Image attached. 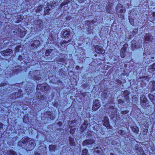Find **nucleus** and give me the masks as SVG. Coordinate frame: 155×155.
I'll use <instances>...</instances> for the list:
<instances>
[{
    "instance_id": "1",
    "label": "nucleus",
    "mask_w": 155,
    "mask_h": 155,
    "mask_svg": "<svg viewBox=\"0 0 155 155\" xmlns=\"http://www.w3.org/2000/svg\"><path fill=\"white\" fill-rule=\"evenodd\" d=\"M115 9L118 17L121 19H124V14L126 12V10L123 8V5L120 3H118L116 6Z\"/></svg>"
},
{
    "instance_id": "2",
    "label": "nucleus",
    "mask_w": 155,
    "mask_h": 155,
    "mask_svg": "<svg viewBox=\"0 0 155 155\" xmlns=\"http://www.w3.org/2000/svg\"><path fill=\"white\" fill-rule=\"evenodd\" d=\"M128 47V44L125 43L121 48L120 52V56L121 58H124L127 55H128L129 57H131V53L127 51Z\"/></svg>"
},
{
    "instance_id": "3",
    "label": "nucleus",
    "mask_w": 155,
    "mask_h": 155,
    "mask_svg": "<svg viewBox=\"0 0 155 155\" xmlns=\"http://www.w3.org/2000/svg\"><path fill=\"white\" fill-rule=\"evenodd\" d=\"M154 38L151 33H148L145 34L144 36L143 45H147L150 42H152Z\"/></svg>"
},
{
    "instance_id": "4",
    "label": "nucleus",
    "mask_w": 155,
    "mask_h": 155,
    "mask_svg": "<svg viewBox=\"0 0 155 155\" xmlns=\"http://www.w3.org/2000/svg\"><path fill=\"white\" fill-rule=\"evenodd\" d=\"M95 22V21L92 20H87L85 21V23L88 26L86 32L88 34H93V29L91 28V25H93Z\"/></svg>"
},
{
    "instance_id": "5",
    "label": "nucleus",
    "mask_w": 155,
    "mask_h": 155,
    "mask_svg": "<svg viewBox=\"0 0 155 155\" xmlns=\"http://www.w3.org/2000/svg\"><path fill=\"white\" fill-rule=\"evenodd\" d=\"M12 53V50L10 49H7L5 50L1 51L0 52V53L2 55L7 58H10L11 54Z\"/></svg>"
},
{
    "instance_id": "6",
    "label": "nucleus",
    "mask_w": 155,
    "mask_h": 155,
    "mask_svg": "<svg viewBox=\"0 0 155 155\" xmlns=\"http://www.w3.org/2000/svg\"><path fill=\"white\" fill-rule=\"evenodd\" d=\"M95 52L97 54H104L105 52L103 47L98 45H96L94 47Z\"/></svg>"
},
{
    "instance_id": "7",
    "label": "nucleus",
    "mask_w": 155,
    "mask_h": 155,
    "mask_svg": "<svg viewBox=\"0 0 155 155\" xmlns=\"http://www.w3.org/2000/svg\"><path fill=\"white\" fill-rule=\"evenodd\" d=\"M16 32H18V35L20 38H24L27 33V31L21 30V28L17 27L15 29Z\"/></svg>"
},
{
    "instance_id": "8",
    "label": "nucleus",
    "mask_w": 155,
    "mask_h": 155,
    "mask_svg": "<svg viewBox=\"0 0 155 155\" xmlns=\"http://www.w3.org/2000/svg\"><path fill=\"white\" fill-rule=\"evenodd\" d=\"M113 5V3L110 2H108L105 7L107 13L112 14V7Z\"/></svg>"
},
{
    "instance_id": "9",
    "label": "nucleus",
    "mask_w": 155,
    "mask_h": 155,
    "mask_svg": "<svg viewBox=\"0 0 155 155\" xmlns=\"http://www.w3.org/2000/svg\"><path fill=\"white\" fill-rule=\"evenodd\" d=\"M140 104L143 107H146V103L147 101V97L144 95L141 96L140 98Z\"/></svg>"
},
{
    "instance_id": "10",
    "label": "nucleus",
    "mask_w": 155,
    "mask_h": 155,
    "mask_svg": "<svg viewBox=\"0 0 155 155\" xmlns=\"http://www.w3.org/2000/svg\"><path fill=\"white\" fill-rule=\"evenodd\" d=\"M64 56L62 58H58L57 59L56 61L58 63H61L64 64H66V61H67V58L66 56H68L66 54H63Z\"/></svg>"
},
{
    "instance_id": "11",
    "label": "nucleus",
    "mask_w": 155,
    "mask_h": 155,
    "mask_svg": "<svg viewBox=\"0 0 155 155\" xmlns=\"http://www.w3.org/2000/svg\"><path fill=\"white\" fill-rule=\"evenodd\" d=\"M131 47L133 50L137 49L141 45L140 44L138 43L135 40H132L131 42Z\"/></svg>"
},
{
    "instance_id": "12",
    "label": "nucleus",
    "mask_w": 155,
    "mask_h": 155,
    "mask_svg": "<svg viewBox=\"0 0 155 155\" xmlns=\"http://www.w3.org/2000/svg\"><path fill=\"white\" fill-rule=\"evenodd\" d=\"M40 45V41L39 40H34L33 43L31 45V47L33 49H37Z\"/></svg>"
},
{
    "instance_id": "13",
    "label": "nucleus",
    "mask_w": 155,
    "mask_h": 155,
    "mask_svg": "<svg viewBox=\"0 0 155 155\" xmlns=\"http://www.w3.org/2000/svg\"><path fill=\"white\" fill-rule=\"evenodd\" d=\"M61 33L63 38H67L70 36V32L69 30L63 29L61 32Z\"/></svg>"
},
{
    "instance_id": "14",
    "label": "nucleus",
    "mask_w": 155,
    "mask_h": 155,
    "mask_svg": "<svg viewBox=\"0 0 155 155\" xmlns=\"http://www.w3.org/2000/svg\"><path fill=\"white\" fill-rule=\"evenodd\" d=\"M100 106L101 105L99 103V101L96 100L94 103L92 107V110H96L100 107Z\"/></svg>"
},
{
    "instance_id": "15",
    "label": "nucleus",
    "mask_w": 155,
    "mask_h": 155,
    "mask_svg": "<svg viewBox=\"0 0 155 155\" xmlns=\"http://www.w3.org/2000/svg\"><path fill=\"white\" fill-rule=\"evenodd\" d=\"M135 147L136 150V152L139 155H143L144 152L142 148L139 147L138 144H136Z\"/></svg>"
},
{
    "instance_id": "16",
    "label": "nucleus",
    "mask_w": 155,
    "mask_h": 155,
    "mask_svg": "<svg viewBox=\"0 0 155 155\" xmlns=\"http://www.w3.org/2000/svg\"><path fill=\"white\" fill-rule=\"evenodd\" d=\"M135 147L136 150V152L139 155H143L144 152L142 148L139 147L138 144H136Z\"/></svg>"
},
{
    "instance_id": "17",
    "label": "nucleus",
    "mask_w": 155,
    "mask_h": 155,
    "mask_svg": "<svg viewBox=\"0 0 155 155\" xmlns=\"http://www.w3.org/2000/svg\"><path fill=\"white\" fill-rule=\"evenodd\" d=\"M71 39L68 41L64 40L60 43V45L63 49H66L68 45V43L70 41Z\"/></svg>"
},
{
    "instance_id": "18",
    "label": "nucleus",
    "mask_w": 155,
    "mask_h": 155,
    "mask_svg": "<svg viewBox=\"0 0 155 155\" xmlns=\"http://www.w3.org/2000/svg\"><path fill=\"white\" fill-rule=\"evenodd\" d=\"M50 6V4L48 3L47 4V6L45 8V10L44 11V15H49L50 14V11L51 10L49 8Z\"/></svg>"
},
{
    "instance_id": "19",
    "label": "nucleus",
    "mask_w": 155,
    "mask_h": 155,
    "mask_svg": "<svg viewBox=\"0 0 155 155\" xmlns=\"http://www.w3.org/2000/svg\"><path fill=\"white\" fill-rule=\"evenodd\" d=\"M94 141L93 140H86L84 141L82 143L83 146L91 144L93 143Z\"/></svg>"
},
{
    "instance_id": "20",
    "label": "nucleus",
    "mask_w": 155,
    "mask_h": 155,
    "mask_svg": "<svg viewBox=\"0 0 155 155\" xmlns=\"http://www.w3.org/2000/svg\"><path fill=\"white\" fill-rule=\"evenodd\" d=\"M103 122V125L106 127L110 128V125L109 124V120L107 116L104 117V120Z\"/></svg>"
},
{
    "instance_id": "21",
    "label": "nucleus",
    "mask_w": 155,
    "mask_h": 155,
    "mask_svg": "<svg viewBox=\"0 0 155 155\" xmlns=\"http://www.w3.org/2000/svg\"><path fill=\"white\" fill-rule=\"evenodd\" d=\"M138 32V29L136 28L135 29H134L132 31H130L129 33V37L130 38H131L133 37L137 34Z\"/></svg>"
},
{
    "instance_id": "22",
    "label": "nucleus",
    "mask_w": 155,
    "mask_h": 155,
    "mask_svg": "<svg viewBox=\"0 0 155 155\" xmlns=\"http://www.w3.org/2000/svg\"><path fill=\"white\" fill-rule=\"evenodd\" d=\"M155 60V57H152L151 58H147L146 59L145 62L147 64H149Z\"/></svg>"
},
{
    "instance_id": "23",
    "label": "nucleus",
    "mask_w": 155,
    "mask_h": 155,
    "mask_svg": "<svg viewBox=\"0 0 155 155\" xmlns=\"http://www.w3.org/2000/svg\"><path fill=\"white\" fill-rule=\"evenodd\" d=\"M94 150L99 154H102L103 152L102 149L100 147H97L94 149Z\"/></svg>"
},
{
    "instance_id": "24",
    "label": "nucleus",
    "mask_w": 155,
    "mask_h": 155,
    "mask_svg": "<svg viewBox=\"0 0 155 155\" xmlns=\"http://www.w3.org/2000/svg\"><path fill=\"white\" fill-rule=\"evenodd\" d=\"M35 22L38 26H40L42 24L43 21L41 19H38L35 21Z\"/></svg>"
},
{
    "instance_id": "25",
    "label": "nucleus",
    "mask_w": 155,
    "mask_h": 155,
    "mask_svg": "<svg viewBox=\"0 0 155 155\" xmlns=\"http://www.w3.org/2000/svg\"><path fill=\"white\" fill-rule=\"evenodd\" d=\"M70 2V1L69 0H64L63 2L61 3L60 7L61 8L64 6L68 5Z\"/></svg>"
},
{
    "instance_id": "26",
    "label": "nucleus",
    "mask_w": 155,
    "mask_h": 155,
    "mask_svg": "<svg viewBox=\"0 0 155 155\" xmlns=\"http://www.w3.org/2000/svg\"><path fill=\"white\" fill-rule=\"evenodd\" d=\"M53 51V50L51 49H48L46 50L45 55L46 56H49Z\"/></svg>"
},
{
    "instance_id": "27",
    "label": "nucleus",
    "mask_w": 155,
    "mask_h": 155,
    "mask_svg": "<svg viewBox=\"0 0 155 155\" xmlns=\"http://www.w3.org/2000/svg\"><path fill=\"white\" fill-rule=\"evenodd\" d=\"M128 19L130 24L132 25H134V18L131 16H129Z\"/></svg>"
},
{
    "instance_id": "28",
    "label": "nucleus",
    "mask_w": 155,
    "mask_h": 155,
    "mask_svg": "<svg viewBox=\"0 0 155 155\" xmlns=\"http://www.w3.org/2000/svg\"><path fill=\"white\" fill-rule=\"evenodd\" d=\"M132 131L135 133H137L138 131H139L138 128L137 127L131 126Z\"/></svg>"
},
{
    "instance_id": "29",
    "label": "nucleus",
    "mask_w": 155,
    "mask_h": 155,
    "mask_svg": "<svg viewBox=\"0 0 155 155\" xmlns=\"http://www.w3.org/2000/svg\"><path fill=\"white\" fill-rule=\"evenodd\" d=\"M69 142L71 146H74L75 145V143L74 142L73 138L70 137L69 139Z\"/></svg>"
},
{
    "instance_id": "30",
    "label": "nucleus",
    "mask_w": 155,
    "mask_h": 155,
    "mask_svg": "<svg viewBox=\"0 0 155 155\" xmlns=\"http://www.w3.org/2000/svg\"><path fill=\"white\" fill-rule=\"evenodd\" d=\"M43 7V6L42 5H39L36 9L35 12L37 13L40 12L42 10Z\"/></svg>"
},
{
    "instance_id": "31",
    "label": "nucleus",
    "mask_w": 155,
    "mask_h": 155,
    "mask_svg": "<svg viewBox=\"0 0 155 155\" xmlns=\"http://www.w3.org/2000/svg\"><path fill=\"white\" fill-rule=\"evenodd\" d=\"M56 147V145H50L49 146V149L50 150H54Z\"/></svg>"
},
{
    "instance_id": "32",
    "label": "nucleus",
    "mask_w": 155,
    "mask_h": 155,
    "mask_svg": "<svg viewBox=\"0 0 155 155\" xmlns=\"http://www.w3.org/2000/svg\"><path fill=\"white\" fill-rule=\"evenodd\" d=\"M21 48V45L17 46L15 48V51L16 52H18L20 51V48Z\"/></svg>"
},
{
    "instance_id": "33",
    "label": "nucleus",
    "mask_w": 155,
    "mask_h": 155,
    "mask_svg": "<svg viewBox=\"0 0 155 155\" xmlns=\"http://www.w3.org/2000/svg\"><path fill=\"white\" fill-rule=\"evenodd\" d=\"M118 134H121L122 135H125L126 133L125 131H123L121 130H120L118 131Z\"/></svg>"
},
{
    "instance_id": "34",
    "label": "nucleus",
    "mask_w": 155,
    "mask_h": 155,
    "mask_svg": "<svg viewBox=\"0 0 155 155\" xmlns=\"http://www.w3.org/2000/svg\"><path fill=\"white\" fill-rule=\"evenodd\" d=\"M112 57H113V56L114 57V61H119V60L120 59L119 56H115L114 55V53L112 54Z\"/></svg>"
},
{
    "instance_id": "35",
    "label": "nucleus",
    "mask_w": 155,
    "mask_h": 155,
    "mask_svg": "<svg viewBox=\"0 0 155 155\" xmlns=\"http://www.w3.org/2000/svg\"><path fill=\"white\" fill-rule=\"evenodd\" d=\"M81 155H88V150L86 149H84L82 150V152Z\"/></svg>"
},
{
    "instance_id": "36",
    "label": "nucleus",
    "mask_w": 155,
    "mask_h": 155,
    "mask_svg": "<svg viewBox=\"0 0 155 155\" xmlns=\"http://www.w3.org/2000/svg\"><path fill=\"white\" fill-rule=\"evenodd\" d=\"M30 140V138L28 137H27L25 138H24L22 140V142L23 143L25 144L27 143Z\"/></svg>"
},
{
    "instance_id": "37",
    "label": "nucleus",
    "mask_w": 155,
    "mask_h": 155,
    "mask_svg": "<svg viewBox=\"0 0 155 155\" xmlns=\"http://www.w3.org/2000/svg\"><path fill=\"white\" fill-rule=\"evenodd\" d=\"M152 86L151 91H153L155 90V82L153 81L152 82Z\"/></svg>"
},
{
    "instance_id": "38",
    "label": "nucleus",
    "mask_w": 155,
    "mask_h": 155,
    "mask_svg": "<svg viewBox=\"0 0 155 155\" xmlns=\"http://www.w3.org/2000/svg\"><path fill=\"white\" fill-rule=\"evenodd\" d=\"M148 97L149 98V99L151 100H153L154 98V96L153 95L150 94H148Z\"/></svg>"
},
{
    "instance_id": "39",
    "label": "nucleus",
    "mask_w": 155,
    "mask_h": 155,
    "mask_svg": "<svg viewBox=\"0 0 155 155\" xmlns=\"http://www.w3.org/2000/svg\"><path fill=\"white\" fill-rule=\"evenodd\" d=\"M35 80H38L41 79V77L39 76H35L34 77Z\"/></svg>"
},
{
    "instance_id": "40",
    "label": "nucleus",
    "mask_w": 155,
    "mask_h": 155,
    "mask_svg": "<svg viewBox=\"0 0 155 155\" xmlns=\"http://www.w3.org/2000/svg\"><path fill=\"white\" fill-rule=\"evenodd\" d=\"M112 109L113 110V111H114V113H115L114 115L116 114L117 112V109L115 108H114L113 106L112 107Z\"/></svg>"
},
{
    "instance_id": "41",
    "label": "nucleus",
    "mask_w": 155,
    "mask_h": 155,
    "mask_svg": "<svg viewBox=\"0 0 155 155\" xmlns=\"http://www.w3.org/2000/svg\"><path fill=\"white\" fill-rule=\"evenodd\" d=\"M118 104H123L124 103V101L122 99H119L118 100Z\"/></svg>"
},
{
    "instance_id": "42",
    "label": "nucleus",
    "mask_w": 155,
    "mask_h": 155,
    "mask_svg": "<svg viewBox=\"0 0 155 155\" xmlns=\"http://www.w3.org/2000/svg\"><path fill=\"white\" fill-rule=\"evenodd\" d=\"M152 16L153 19V20H155V12H153L152 13Z\"/></svg>"
},
{
    "instance_id": "43",
    "label": "nucleus",
    "mask_w": 155,
    "mask_h": 155,
    "mask_svg": "<svg viewBox=\"0 0 155 155\" xmlns=\"http://www.w3.org/2000/svg\"><path fill=\"white\" fill-rule=\"evenodd\" d=\"M18 60H20V61H22L23 60V57H22V56L21 55H19L18 57Z\"/></svg>"
},
{
    "instance_id": "44",
    "label": "nucleus",
    "mask_w": 155,
    "mask_h": 155,
    "mask_svg": "<svg viewBox=\"0 0 155 155\" xmlns=\"http://www.w3.org/2000/svg\"><path fill=\"white\" fill-rule=\"evenodd\" d=\"M121 112L122 114H125L127 113L128 111L127 110L123 111Z\"/></svg>"
},
{
    "instance_id": "45",
    "label": "nucleus",
    "mask_w": 155,
    "mask_h": 155,
    "mask_svg": "<svg viewBox=\"0 0 155 155\" xmlns=\"http://www.w3.org/2000/svg\"><path fill=\"white\" fill-rule=\"evenodd\" d=\"M74 130L73 129H71L70 131V132L71 134H74Z\"/></svg>"
},
{
    "instance_id": "46",
    "label": "nucleus",
    "mask_w": 155,
    "mask_h": 155,
    "mask_svg": "<svg viewBox=\"0 0 155 155\" xmlns=\"http://www.w3.org/2000/svg\"><path fill=\"white\" fill-rule=\"evenodd\" d=\"M48 86H45L44 87V89L45 91H46L48 90Z\"/></svg>"
},
{
    "instance_id": "47",
    "label": "nucleus",
    "mask_w": 155,
    "mask_h": 155,
    "mask_svg": "<svg viewBox=\"0 0 155 155\" xmlns=\"http://www.w3.org/2000/svg\"><path fill=\"white\" fill-rule=\"evenodd\" d=\"M150 68H155V62L153 63V64L151 65Z\"/></svg>"
},
{
    "instance_id": "48",
    "label": "nucleus",
    "mask_w": 155,
    "mask_h": 155,
    "mask_svg": "<svg viewBox=\"0 0 155 155\" xmlns=\"http://www.w3.org/2000/svg\"><path fill=\"white\" fill-rule=\"evenodd\" d=\"M40 86L39 85H37V87H36V90L37 91L38 90H39L40 88Z\"/></svg>"
},
{
    "instance_id": "49",
    "label": "nucleus",
    "mask_w": 155,
    "mask_h": 155,
    "mask_svg": "<svg viewBox=\"0 0 155 155\" xmlns=\"http://www.w3.org/2000/svg\"><path fill=\"white\" fill-rule=\"evenodd\" d=\"M49 118L51 120H54L55 118V117L54 116H51Z\"/></svg>"
},
{
    "instance_id": "50",
    "label": "nucleus",
    "mask_w": 155,
    "mask_h": 155,
    "mask_svg": "<svg viewBox=\"0 0 155 155\" xmlns=\"http://www.w3.org/2000/svg\"><path fill=\"white\" fill-rule=\"evenodd\" d=\"M92 133V131H91L89 132H88L87 133V135H90Z\"/></svg>"
},
{
    "instance_id": "51",
    "label": "nucleus",
    "mask_w": 155,
    "mask_h": 155,
    "mask_svg": "<svg viewBox=\"0 0 155 155\" xmlns=\"http://www.w3.org/2000/svg\"><path fill=\"white\" fill-rule=\"evenodd\" d=\"M2 23L0 21V29L1 28L2 25Z\"/></svg>"
},
{
    "instance_id": "52",
    "label": "nucleus",
    "mask_w": 155,
    "mask_h": 155,
    "mask_svg": "<svg viewBox=\"0 0 155 155\" xmlns=\"http://www.w3.org/2000/svg\"><path fill=\"white\" fill-rule=\"evenodd\" d=\"M85 0H79V2L80 3H82L84 2Z\"/></svg>"
},
{
    "instance_id": "53",
    "label": "nucleus",
    "mask_w": 155,
    "mask_h": 155,
    "mask_svg": "<svg viewBox=\"0 0 155 155\" xmlns=\"http://www.w3.org/2000/svg\"><path fill=\"white\" fill-rule=\"evenodd\" d=\"M58 124L59 125H61L62 124V123L61 122H59L58 123Z\"/></svg>"
},
{
    "instance_id": "54",
    "label": "nucleus",
    "mask_w": 155,
    "mask_h": 155,
    "mask_svg": "<svg viewBox=\"0 0 155 155\" xmlns=\"http://www.w3.org/2000/svg\"><path fill=\"white\" fill-rule=\"evenodd\" d=\"M52 114V113H51V112H48V114H48V115H50V114Z\"/></svg>"
},
{
    "instance_id": "55",
    "label": "nucleus",
    "mask_w": 155,
    "mask_h": 155,
    "mask_svg": "<svg viewBox=\"0 0 155 155\" xmlns=\"http://www.w3.org/2000/svg\"><path fill=\"white\" fill-rule=\"evenodd\" d=\"M35 155H41L39 153H35Z\"/></svg>"
},
{
    "instance_id": "56",
    "label": "nucleus",
    "mask_w": 155,
    "mask_h": 155,
    "mask_svg": "<svg viewBox=\"0 0 155 155\" xmlns=\"http://www.w3.org/2000/svg\"><path fill=\"white\" fill-rule=\"evenodd\" d=\"M93 62H92H92H91V63L90 64H90V65H92V64H94V63H93Z\"/></svg>"
},
{
    "instance_id": "57",
    "label": "nucleus",
    "mask_w": 155,
    "mask_h": 155,
    "mask_svg": "<svg viewBox=\"0 0 155 155\" xmlns=\"http://www.w3.org/2000/svg\"><path fill=\"white\" fill-rule=\"evenodd\" d=\"M36 63H35V64H33V65H34L35 64H38V61H36Z\"/></svg>"
},
{
    "instance_id": "58",
    "label": "nucleus",
    "mask_w": 155,
    "mask_h": 155,
    "mask_svg": "<svg viewBox=\"0 0 155 155\" xmlns=\"http://www.w3.org/2000/svg\"><path fill=\"white\" fill-rule=\"evenodd\" d=\"M75 68H80V67L78 66H76Z\"/></svg>"
},
{
    "instance_id": "59",
    "label": "nucleus",
    "mask_w": 155,
    "mask_h": 155,
    "mask_svg": "<svg viewBox=\"0 0 155 155\" xmlns=\"http://www.w3.org/2000/svg\"><path fill=\"white\" fill-rule=\"evenodd\" d=\"M31 143L32 144V145H34V142H31Z\"/></svg>"
},
{
    "instance_id": "60",
    "label": "nucleus",
    "mask_w": 155,
    "mask_h": 155,
    "mask_svg": "<svg viewBox=\"0 0 155 155\" xmlns=\"http://www.w3.org/2000/svg\"><path fill=\"white\" fill-rule=\"evenodd\" d=\"M145 53V52H144V53H143V56H144V58H145V56H144Z\"/></svg>"
},
{
    "instance_id": "61",
    "label": "nucleus",
    "mask_w": 155,
    "mask_h": 155,
    "mask_svg": "<svg viewBox=\"0 0 155 155\" xmlns=\"http://www.w3.org/2000/svg\"><path fill=\"white\" fill-rule=\"evenodd\" d=\"M110 155H114V154H113V153H111L110 154Z\"/></svg>"
},
{
    "instance_id": "62",
    "label": "nucleus",
    "mask_w": 155,
    "mask_h": 155,
    "mask_svg": "<svg viewBox=\"0 0 155 155\" xmlns=\"http://www.w3.org/2000/svg\"><path fill=\"white\" fill-rule=\"evenodd\" d=\"M110 58L111 59L112 58V57L111 56H110Z\"/></svg>"
},
{
    "instance_id": "63",
    "label": "nucleus",
    "mask_w": 155,
    "mask_h": 155,
    "mask_svg": "<svg viewBox=\"0 0 155 155\" xmlns=\"http://www.w3.org/2000/svg\"><path fill=\"white\" fill-rule=\"evenodd\" d=\"M21 20H19L17 22V23L18 22H19L21 21Z\"/></svg>"
},
{
    "instance_id": "64",
    "label": "nucleus",
    "mask_w": 155,
    "mask_h": 155,
    "mask_svg": "<svg viewBox=\"0 0 155 155\" xmlns=\"http://www.w3.org/2000/svg\"><path fill=\"white\" fill-rule=\"evenodd\" d=\"M19 68H22V67L21 66H20L19 67Z\"/></svg>"
}]
</instances>
